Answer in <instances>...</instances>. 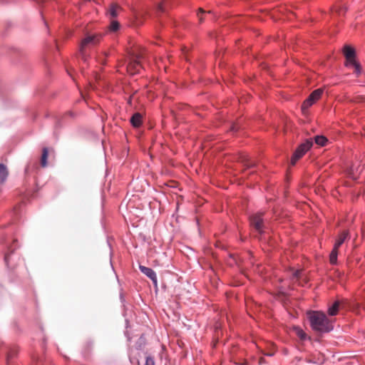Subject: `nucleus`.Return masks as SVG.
<instances>
[{
  "label": "nucleus",
  "instance_id": "1",
  "mask_svg": "<svg viewBox=\"0 0 365 365\" xmlns=\"http://www.w3.org/2000/svg\"><path fill=\"white\" fill-rule=\"evenodd\" d=\"M312 328L320 332H328L332 327L329 320L324 312L310 311L307 313Z\"/></svg>",
  "mask_w": 365,
  "mask_h": 365
},
{
  "label": "nucleus",
  "instance_id": "2",
  "mask_svg": "<svg viewBox=\"0 0 365 365\" xmlns=\"http://www.w3.org/2000/svg\"><path fill=\"white\" fill-rule=\"evenodd\" d=\"M143 58V53L138 48H133L128 52L126 69L130 75H135L140 72L143 68L140 61Z\"/></svg>",
  "mask_w": 365,
  "mask_h": 365
},
{
  "label": "nucleus",
  "instance_id": "3",
  "mask_svg": "<svg viewBox=\"0 0 365 365\" xmlns=\"http://www.w3.org/2000/svg\"><path fill=\"white\" fill-rule=\"evenodd\" d=\"M101 34H88L86 36L82 39L80 45V53L81 58L86 61V57L85 54V49L90 46H93L100 43L102 38Z\"/></svg>",
  "mask_w": 365,
  "mask_h": 365
},
{
  "label": "nucleus",
  "instance_id": "4",
  "mask_svg": "<svg viewBox=\"0 0 365 365\" xmlns=\"http://www.w3.org/2000/svg\"><path fill=\"white\" fill-rule=\"evenodd\" d=\"M313 145V141L311 138L307 139L305 142L298 146L294 151L292 158L291 164L295 165L297 161L299 160Z\"/></svg>",
  "mask_w": 365,
  "mask_h": 365
},
{
  "label": "nucleus",
  "instance_id": "5",
  "mask_svg": "<svg viewBox=\"0 0 365 365\" xmlns=\"http://www.w3.org/2000/svg\"><path fill=\"white\" fill-rule=\"evenodd\" d=\"M349 237V232L347 230L343 231L338 237L334 248L329 255V262L331 264H334L337 262L338 250L339 247L345 242Z\"/></svg>",
  "mask_w": 365,
  "mask_h": 365
},
{
  "label": "nucleus",
  "instance_id": "6",
  "mask_svg": "<svg viewBox=\"0 0 365 365\" xmlns=\"http://www.w3.org/2000/svg\"><path fill=\"white\" fill-rule=\"evenodd\" d=\"M250 221L251 226L254 227L259 233H262L263 232L264 223L262 213L252 215L250 217Z\"/></svg>",
  "mask_w": 365,
  "mask_h": 365
},
{
  "label": "nucleus",
  "instance_id": "7",
  "mask_svg": "<svg viewBox=\"0 0 365 365\" xmlns=\"http://www.w3.org/2000/svg\"><path fill=\"white\" fill-rule=\"evenodd\" d=\"M343 53L346 58V66H351V63L356 61L355 49L349 45H345L343 48Z\"/></svg>",
  "mask_w": 365,
  "mask_h": 365
},
{
  "label": "nucleus",
  "instance_id": "8",
  "mask_svg": "<svg viewBox=\"0 0 365 365\" xmlns=\"http://www.w3.org/2000/svg\"><path fill=\"white\" fill-rule=\"evenodd\" d=\"M321 93H311L309 96L302 105V110L304 113H305L306 110L321 98Z\"/></svg>",
  "mask_w": 365,
  "mask_h": 365
},
{
  "label": "nucleus",
  "instance_id": "9",
  "mask_svg": "<svg viewBox=\"0 0 365 365\" xmlns=\"http://www.w3.org/2000/svg\"><path fill=\"white\" fill-rule=\"evenodd\" d=\"M123 9L117 3H112L107 9V15L110 19H113L116 18L122 11Z\"/></svg>",
  "mask_w": 365,
  "mask_h": 365
},
{
  "label": "nucleus",
  "instance_id": "10",
  "mask_svg": "<svg viewBox=\"0 0 365 365\" xmlns=\"http://www.w3.org/2000/svg\"><path fill=\"white\" fill-rule=\"evenodd\" d=\"M139 269L144 274H145L153 282L155 286L157 285L156 274L151 268L140 265Z\"/></svg>",
  "mask_w": 365,
  "mask_h": 365
},
{
  "label": "nucleus",
  "instance_id": "11",
  "mask_svg": "<svg viewBox=\"0 0 365 365\" xmlns=\"http://www.w3.org/2000/svg\"><path fill=\"white\" fill-rule=\"evenodd\" d=\"M344 302L340 301H336L328 309V313L330 316H335L340 307L343 305Z\"/></svg>",
  "mask_w": 365,
  "mask_h": 365
},
{
  "label": "nucleus",
  "instance_id": "12",
  "mask_svg": "<svg viewBox=\"0 0 365 365\" xmlns=\"http://www.w3.org/2000/svg\"><path fill=\"white\" fill-rule=\"evenodd\" d=\"M131 124L135 127L138 128L142 123V115L139 113H135L130 118Z\"/></svg>",
  "mask_w": 365,
  "mask_h": 365
},
{
  "label": "nucleus",
  "instance_id": "13",
  "mask_svg": "<svg viewBox=\"0 0 365 365\" xmlns=\"http://www.w3.org/2000/svg\"><path fill=\"white\" fill-rule=\"evenodd\" d=\"M9 175V171L6 166L0 163V183H3Z\"/></svg>",
  "mask_w": 365,
  "mask_h": 365
},
{
  "label": "nucleus",
  "instance_id": "14",
  "mask_svg": "<svg viewBox=\"0 0 365 365\" xmlns=\"http://www.w3.org/2000/svg\"><path fill=\"white\" fill-rule=\"evenodd\" d=\"M314 142L319 146H324L327 143V138L324 135H316L314 138Z\"/></svg>",
  "mask_w": 365,
  "mask_h": 365
},
{
  "label": "nucleus",
  "instance_id": "15",
  "mask_svg": "<svg viewBox=\"0 0 365 365\" xmlns=\"http://www.w3.org/2000/svg\"><path fill=\"white\" fill-rule=\"evenodd\" d=\"M48 155V150L47 148H43L42 150V155L41 158V165L42 167L47 165V158Z\"/></svg>",
  "mask_w": 365,
  "mask_h": 365
},
{
  "label": "nucleus",
  "instance_id": "16",
  "mask_svg": "<svg viewBox=\"0 0 365 365\" xmlns=\"http://www.w3.org/2000/svg\"><path fill=\"white\" fill-rule=\"evenodd\" d=\"M294 331H295V334L296 335L301 339V340H305L306 338H307V334H305V332L301 329L299 327H295L294 328Z\"/></svg>",
  "mask_w": 365,
  "mask_h": 365
},
{
  "label": "nucleus",
  "instance_id": "17",
  "mask_svg": "<svg viewBox=\"0 0 365 365\" xmlns=\"http://www.w3.org/2000/svg\"><path fill=\"white\" fill-rule=\"evenodd\" d=\"M351 66L354 68L355 73L359 76L361 73V68L360 64L356 61L354 63H351Z\"/></svg>",
  "mask_w": 365,
  "mask_h": 365
},
{
  "label": "nucleus",
  "instance_id": "18",
  "mask_svg": "<svg viewBox=\"0 0 365 365\" xmlns=\"http://www.w3.org/2000/svg\"><path fill=\"white\" fill-rule=\"evenodd\" d=\"M119 23L117 21H112L109 29L111 31H116L119 29Z\"/></svg>",
  "mask_w": 365,
  "mask_h": 365
},
{
  "label": "nucleus",
  "instance_id": "19",
  "mask_svg": "<svg viewBox=\"0 0 365 365\" xmlns=\"http://www.w3.org/2000/svg\"><path fill=\"white\" fill-rule=\"evenodd\" d=\"M145 365H155L154 359L151 356H147Z\"/></svg>",
  "mask_w": 365,
  "mask_h": 365
},
{
  "label": "nucleus",
  "instance_id": "20",
  "mask_svg": "<svg viewBox=\"0 0 365 365\" xmlns=\"http://www.w3.org/2000/svg\"><path fill=\"white\" fill-rule=\"evenodd\" d=\"M243 162L245 163V165L247 168H252L255 166V163H252V162H250L248 160H243Z\"/></svg>",
  "mask_w": 365,
  "mask_h": 365
},
{
  "label": "nucleus",
  "instance_id": "21",
  "mask_svg": "<svg viewBox=\"0 0 365 365\" xmlns=\"http://www.w3.org/2000/svg\"><path fill=\"white\" fill-rule=\"evenodd\" d=\"M302 271L301 270H297L294 271L292 274L293 279H298L300 277Z\"/></svg>",
  "mask_w": 365,
  "mask_h": 365
},
{
  "label": "nucleus",
  "instance_id": "22",
  "mask_svg": "<svg viewBox=\"0 0 365 365\" xmlns=\"http://www.w3.org/2000/svg\"><path fill=\"white\" fill-rule=\"evenodd\" d=\"M199 11H200V12L197 14V16H198L200 21L202 22V19H203L202 14H204L205 11L202 9H200Z\"/></svg>",
  "mask_w": 365,
  "mask_h": 365
},
{
  "label": "nucleus",
  "instance_id": "23",
  "mask_svg": "<svg viewBox=\"0 0 365 365\" xmlns=\"http://www.w3.org/2000/svg\"><path fill=\"white\" fill-rule=\"evenodd\" d=\"M238 129V125L236 123H233L230 128V130L232 132L237 131Z\"/></svg>",
  "mask_w": 365,
  "mask_h": 365
},
{
  "label": "nucleus",
  "instance_id": "24",
  "mask_svg": "<svg viewBox=\"0 0 365 365\" xmlns=\"http://www.w3.org/2000/svg\"><path fill=\"white\" fill-rule=\"evenodd\" d=\"M158 11H163L164 9H163V3L162 2H160L158 5Z\"/></svg>",
  "mask_w": 365,
  "mask_h": 365
},
{
  "label": "nucleus",
  "instance_id": "25",
  "mask_svg": "<svg viewBox=\"0 0 365 365\" xmlns=\"http://www.w3.org/2000/svg\"><path fill=\"white\" fill-rule=\"evenodd\" d=\"M314 91L319 92V91H322V90L321 88H317V89L314 90Z\"/></svg>",
  "mask_w": 365,
  "mask_h": 365
},
{
  "label": "nucleus",
  "instance_id": "26",
  "mask_svg": "<svg viewBox=\"0 0 365 365\" xmlns=\"http://www.w3.org/2000/svg\"><path fill=\"white\" fill-rule=\"evenodd\" d=\"M132 89H133V91H135V92H137V91H138V89H136V88H132Z\"/></svg>",
  "mask_w": 365,
  "mask_h": 365
},
{
  "label": "nucleus",
  "instance_id": "27",
  "mask_svg": "<svg viewBox=\"0 0 365 365\" xmlns=\"http://www.w3.org/2000/svg\"><path fill=\"white\" fill-rule=\"evenodd\" d=\"M103 55H104L105 56H107L108 54V53H107V52H106V51H105V52H103Z\"/></svg>",
  "mask_w": 365,
  "mask_h": 365
},
{
  "label": "nucleus",
  "instance_id": "28",
  "mask_svg": "<svg viewBox=\"0 0 365 365\" xmlns=\"http://www.w3.org/2000/svg\"><path fill=\"white\" fill-rule=\"evenodd\" d=\"M167 89H173V88L171 87H169V88H167Z\"/></svg>",
  "mask_w": 365,
  "mask_h": 365
}]
</instances>
